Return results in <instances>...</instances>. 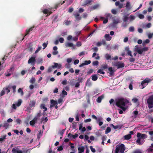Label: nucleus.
Instances as JSON below:
<instances>
[{"label": "nucleus", "mask_w": 153, "mask_h": 153, "mask_svg": "<svg viewBox=\"0 0 153 153\" xmlns=\"http://www.w3.org/2000/svg\"><path fill=\"white\" fill-rule=\"evenodd\" d=\"M90 79L89 78L86 81V85H87L88 87H90L92 85L91 83L90 82Z\"/></svg>", "instance_id": "nucleus-25"}, {"label": "nucleus", "mask_w": 153, "mask_h": 153, "mask_svg": "<svg viewBox=\"0 0 153 153\" xmlns=\"http://www.w3.org/2000/svg\"><path fill=\"white\" fill-rule=\"evenodd\" d=\"M119 150H120L121 153H123L125 150V146L123 144H121L120 145H118L116 147L115 150V153H118Z\"/></svg>", "instance_id": "nucleus-2"}, {"label": "nucleus", "mask_w": 153, "mask_h": 153, "mask_svg": "<svg viewBox=\"0 0 153 153\" xmlns=\"http://www.w3.org/2000/svg\"><path fill=\"white\" fill-rule=\"evenodd\" d=\"M137 137L140 139H144L147 137V135L145 134H141L140 133H137Z\"/></svg>", "instance_id": "nucleus-11"}, {"label": "nucleus", "mask_w": 153, "mask_h": 153, "mask_svg": "<svg viewBox=\"0 0 153 153\" xmlns=\"http://www.w3.org/2000/svg\"><path fill=\"white\" fill-rule=\"evenodd\" d=\"M58 51H53L52 52V54L54 55H57L58 54Z\"/></svg>", "instance_id": "nucleus-56"}, {"label": "nucleus", "mask_w": 153, "mask_h": 153, "mask_svg": "<svg viewBox=\"0 0 153 153\" xmlns=\"http://www.w3.org/2000/svg\"><path fill=\"white\" fill-rule=\"evenodd\" d=\"M91 63V61L90 60H85V61L84 63L85 65H88L90 64Z\"/></svg>", "instance_id": "nucleus-40"}, {"label": "nucleus", "mask_w": 153, "mask_h": 153, "mask_svg": "<svg viewBox=\"0 0 153 153\" xmlns=\"http://www.w3.org/2000/svg\"><path fill=\"white\" fill-rule=\"evenodd\" d=\"M63 99L61 98L59 99L58 100L57 103L60 104L62 103Z\"/></svg>", "instance_id": "nucleus-64"}, {"label": "nucleus", "mask_w": 153, "mask_h": 153, "mask_svg": "<svg viewBox=\"0 0 153 153\" xmlns=\"http://www.w3.org/2000/svg\"><path fill=\"white\" fill-rule=\"evenodd\" d=\"M125 106H121L119 107L121 108L123 111H125L127 109V108L124 107Z\"/></svg>", "instance_id": "nucleus-55"}, {"label": "nucleus", "mask_w": 153, "mask_h": 153, "mask_svg": "<svg viewBox=\"0 0 153 153\" xmlns=\"http://www.w3.org/2000/svg\"><path fill=\"white\" fill-rule=\"evenodd\" d=\"M71 23V21H68V20H65L64 22V24H65V25L68 26L70 25Z\"/></svg>", "instance_id": "nucleus-30"}, {"label": "nucleus", "mask_w": 153, "mask_h": 153, "mask_svg": "<svg viewBox=\"0 0 153 153\" xmlns=\"http://www.w3.org/2000/svg\"><path fill=\"white\" fill-rule=\"evenodd\" d=\"M36 61V58L34 56L31 57L28 60L27 63L28 64H31V65L34 66L35 65Z\"/></svg>", "instance_id": "nucleus-6"}, {"label": "nucleus", "mask_w": 153, "mask_h": 153, "mask_svg": "<svg viewBox=\"0 0 153 153\" xmlns=\"http://www.w3.org/2000/svg\"><path fill=\"white\" fill-rule=\"evenodd\" d=\"M98 79V77L96 74H93L91 76V79L93 81H96Z\"/></svg>", "instance_id": "nucleus-21"}, {"label": "nucleus", "mask_w": 153, "mask_h": 153, "mask_svg": "<svg viewBox=\"0 0 153 153\" xmlns=\"http://www.w3.org/2000/svg\"><path fill=\"white\" fill-rule=\"evenodd\" d=\"M5 94V90L4 88H3L2 91H1L0 94V97H1L4 95Z\"/></svg>", "instance_id": "nucleus-54"}, {"label": "nucleus", "mask_w": 153, "mask_h": 153, "mask_svg": "<svg viewBox=\"0 0 153 153\" xmlns=\"http://www.w3.org/2000/svg\"><path fill=\"white\" fill-rule=\"evenodd\" d=\"M94 70L93 69H90L88 72H87V74H91L94 71Z\"/></svg>", "instance_id": "nucleus-59"}, {"label": "nucleus", "mask_w": 153, "mask_h": 153, "mask_svg": "<svg viewBox=\"0 0 153 153\" xmlns=\"http://www.w3.org/2000/svg\"><path fill=\"white\" fill-rule=\"evenodd\" d=\"M104 36L107 41H109L111 39V37H110L109 34H105Z\"/></svg>", "instance_id": "nucleus-22"}, {"label": "nucleus", "mask_w": 153, "mask_h": 153, "mask_svg": "<svg viewBox=\"0 0 153 153\" xmlns=\"http://www.w3.org/2000/svg\"><path fill=\"white\" fill-rule=\"evenodd\" d=\"M141 140L140 138H138L136 142L137 143L140 145H141L142 144V143L140 142Z\"/></svg>", "instance_id": "nucleus-48"}, {"label": "nucleus", "mask_w": 153, "mask_h": 153, "mask_svg": "<svg viewBox=\"0 0 153 153\" xmlns=\"http://www.w3.org/2000/svg\"><path fill=\"white\" fill-rule=\"evenodd\" d=\"M147 151L149 153H151L153 152V144H151V146L147 149Z\"/></svg>", "instance_id": "nucleus-17"}, {"label": "nucleus", "mask_w": 153, "mask_h": 153, "mask_svg": "<svg viewBox=\"0 0 153 153\" xmlns=\"http://www.w3.org/2000/svg\"><path fill=\"white\" fill-rule=\"evenodd\" d=\"M54 65H52V67L53 68H57L58 69H60L61 68L62 65L61 64H58V63L56 62L53 63Z\"/></svg>", "instance_id": "nucleus-14"}, {"label": "nucleus", "mask_w": 153, "mask_h": 153, "mask_svg": "<svg viewBox=\"0 0 153 153\" xmlns=\"http://www.w3.org/2000/svg\"><path fill=\"white\" fill-rule=\"evenodd\" d=\"M82 129V131L84 132L86 130V128L85 127H82V123H80L79 125V130Z\"/></svg>", "instance_id": "nucleus-20"}, {"label": "nucleus", "mask_w": 153, "mask_h": 153, "mask_svg": "<svg viewBox=\"0 0 153 153\" xmlns=\"http://www.w3.org/2000/svg\"><path fill=\"white\" fill-rule=\"evenodd\" d=\"M92 50H93L95 52H97L98 51V48L97 47H94L92 48Z\"/></svg>", "instance_id": "nucleus-57"}, {"label": "nucleus", "mask_w": 153, "mask_h": 153, "mask_svg": "<svg viewBox=\"0 0 153 153\" xmlns=\"http://www.w3.org/2000/svg\"><path fill=\"white\" fill-rule=\"evenodd\" d=\"M34 27H30V28L29 29L27 30L26 31V34L25 36L27 34H28L30 32L32 31V29Z\"/></svg>", "instance_id": "nucleus-29"}, {"label": "nucleus", "mask_w": 153, "mask_h": 153, "mask_svg": "<svg viewBox=\"0 0 153 153\" xmlns=\"http://www.w3.org/2000/svg\"><path fill=\"white\" fill-rule=\"evenodd\" d=\"M111 131V128L109 127H107L106 130H105V134H107L108 133L110 132Z\"/></svg>", "instance_id": "nucleus-37"}, {"label": "nucleus", "mask_w": 153, "mask_h": 153, "mask_svg": "<svg viewBox=\"0 0 153 153\" xmlns=\"http://www.w3.org/2000/svg\"><path fill=\"white\" fill-rule=\"evenodd\" d=\"M128 17L127 16H124V18L123 19V21L124 22H127L128 20Z\"/></svg>", "instance_id": "nucleus-44"}, {"label": "nucleus", "mask_w": 153, "mask_h": 153, "mask_svg": "<svg viewBox=\"0 0 153 153\" xmlns=\"http://www.w3.org/2000/svg\"><path fill=\"white\" fill-rule=\"evenodd\" d=\"M134 28L133 26L130 27L129 28V30L130 32H133L134 31Z\"/></svg>", "instance_id": "nucleus-49"}, {"label": "nucleus", "mask_w": 153, "mask_h": 153, "mask_svg": "<svg viewBox=\"0 0 153 153\" xmlns=\"http://www.w3.org/2000/svg\"><path fill=\"white\" fill-rule=\"evenodd\" d=\"M11 85H8V86L5 89H4V90H7V94H8V93H9L10 92V90L9 89V88H10Z\"/></svg>", "instance_id": "nucleus-38"}, {"label": "nucleus", "mask_w": 153, "mask_h": 153, "mask_svg": "<svg viewBox=\"0 0 153 153\" xmlns=\"http://www.w3.org/2000/svg\"><path fill=\"white\" fill-rule=\"evenodd\" d=\"M110 126L112 127L113 128L115 129H120L121 128V126H120V125L114 126L112 124H110Z\"/></svg>", "instance_id": "nucleus-18"}, {"label": "nucleus", "mask_w": 153, "mask_h": 153, "mask_svg": "<svg viewBox=\"0 0 153 153\" xmlns=\"http://www.w3.org/2000/svg\"><path fill=\"white\" fill-rule=\"evenodd\" d=\"M79 114L78 113L76 114V120L77 121H79Z\"/></svg>", "instance_id": "nucleus-61"}, {"label": "nucleus", "mask_w": 153, "mask_h": 153, "mask_svg": "<svg viewBox=\"0 0 153 153\" xmlns=\"http://www.w3.org/2000/svg\"><path fill=\"white\" fill-rule=\"evenodd\" d=\"M114 66L117 67V68H120L123 67L125 66V64L123 63L118 62L115 64Z\"/></svg>", "instance_id": "nucleus-8"}, {"label": "nucleus", "mask_w": 153, "mask_h": 153, "mask_svg": "<svg viewBox=\"0 0 153 153\" xmlns=\"http://www.w3.org/2000/svg\"><path fill=\"white\" fill-rule=\"evenodd\" d=\"M42 12L45 14H47L48 13L49 10L47 9H45L42 11Z\"/></svg>", "instance_id": "nucleus-43"}, {"label": "nucleus", "mask_w": 153, "mask_h": 153, "mask_svg": "<svg viewBox=\"0 0 153 153\" xmlns=\"http://www.w3.org/2000/svg\"><path fill=\"white\" fill-rule=\"evenodd\" d=\"M51 103L50 105V107L51 108L54 107L55 105L57 104V101L55 100H51Z\"/></svg>", "instance_id": "nucleus-12"}, {"label": "nucleus", "mask_w": 153, "mask_h": 153, "mask_svg": "<svg viewBox=\"0 0 153 153\" xmlns=\"http://www.w3.org/2000/svg\"><path fill=\"white\" fill-rule=\"evenodd\" d=\"M148 50V48L147 47H144L141 49H140L138 48H135L136 51L139 54H141L144 52L147 51Z\"/></svg>", "instance_id": "nucleus-5"}, {"label": "nucleus", "mask_w": 153, "mask_h": 153, "mask_svg": "<svg viewBox=\"0 0 153 153\" xmlns=\"http://www.w3.org/2000/svg\"><path fill=\"white\" fill-rule=\"evenodd\" d=\"M28 51L30 52H32L33 50V48H32V44L30 43L28 48Z\"/></svg>", "instance_id": "nucleus-28"}, {"label": "nucleus", "mask_w": 153, "mask_h": 153, "mask_svg": "<svg viewBox=\"0 0 153 153\" xmlns=\"http://www.w3.org/2000/svg\"><path fill=\"white\" fill-rule=\"evenodd\" d=\"M40 108H43L44 109V111H45L47 110V108L45 107V105L44 104H42L40 105Z\"/></svg>", "instance_id": "nucleus-27"}, {"label": "nucleus", "mask_w": 153, "mask_h": 153, "mask_svg": "<svg viewBox=\"0 0 153 153\" xmlns=\"http://www.w3.org/2000/svg\"><path fill=\"white\" fill-rule=\"evenodd\" d=\"M74 15L75 16L76 20L79 21L81 19V17L79 16L80 14L78 13H76L74 14Z\"/></svg>", "instance_id": "nucleus-13"}, {"label": "nucleus", "mask_w": 153, "mask_h": 153, "mask_svg": "<svg viewBox=\"0 0 153 153\" xmlns=\"http://www.w3.org/2000/svg\"><path fill=\"white\" fill-rule=\"evenodd\" d=\"M53 68L52 67V66H51L49 67L48 69V72L49 73L51 72L52 71Z\"/></svg>", "instance_id": "nucleus-53"}, {"label": "nucleus", "mask_w": 153, "mask_h": 153, "mask_svg": "<svg viewBox=\"0 0 153 153\" xmlns=\"http://www.w3.org/2000/svg\"><path fill=\"white\" fill-rule=\"evenodd\" d=\"M151 81V79L149 78H146L144 80H143L140 85V86L141 88L143 89L148 84V83Z\"/></svg>", "instance_id": "nucleus-4"}, {"label": "nucleus", "mask_w": 153, "mask_h": 153, "mask_svg": "<svg viewBox=\"0 0 153 153\" xmlns=\"http://www.w3.org/2000/svg\"><path fill=\"white\" fill-rule=\"evenodd\" d=\"M99 63V62L97 61H96L93 62H92V65L94 66H97L98 65Z\"/></svg>", "instance_id": "nucleus-46"}, {"label": "nucleus", "mask_w": 153, "mask_h": 153, "mask_svg": "<svg viewBox=\"0 0 153 153\" xmlns=\"http://www.w3.org/2000/svg\"><path fill=\"white\" fill-rule=\"evenodd\" d=\"M3 126L4 127H5L6 129H7L9 126V124L8 123H4Z\"/></svg>", "instance_id": "nucleus-60"}, {"label": "nucleus", "mask_w": 153, "mask_h": 153, "mask_svg": "<svg viewBox=\"0 0 153 153\" xmlns=\"http://www.w3.org/2000/svg\"><path fill=\"white\" fill-rule=\"evenodd\" d=\"M129 61L130 62H133L135 61V59L134 58L131 57L129 59Z\"/></svg>", "instance_id": "nucleus-62"}, {"label": "nucleus", "mask_w": 153, "mask_h": 153, "mask_svg": "<svg viewBox=\"0 0 153 153\" xmlns=\"http://www.w3.org/2000/svg\"><path fill=\"white\" fill-rule=\"evenodd\" d=\"M131 134H128L124 136V139L126 140H128L131 138Z\"/></svg>", "instance_id": "nucleus-26"}, {"label": "nucleus", "mask_w": 153, "mask_h": 153, "mask_svg": "<svg viewBox=\"0 0 153 153\" xmlns=\"http://www.w3.org/2000/svg\"><path fill=\"white\" fill-rule=\"evenodd\" d=\"M99 7V5L96 4L93 6H92L91 8V9L92 10H93L95 9H97Z\"/></svg>", "instance_id": "nucleus-36"}, {"label": "nucleus", "mask_w": 153, "mask_h": 153, "mask_svg": "<svg viewBox=\"0 0 153 153\" xmlns=\"http://www.w3.org/2000/svg\"><path fill=\"white\" fill-rule=\"evenodd\" d=\"M133 114H134V117L136 118L137 117V115L138 114V112L136 110L133 112Z\"/></svg>", "instance_id": "nucleus-45"}, {"label": "nucleus", "mask_w": 153, "mask_h": 153, "mask_svg": "<svg viewBox=\"0 0 153 153\" xmlns=\"http://www.w3.org/2000/svg\"><path fill=\"white\" fill-rule=\"evenodd\" d=\"M66 47H73L74 45L72 43L68 42L65 44Z\"/></svg>", "instance_id": "nucleus-32"}, {"label": "nucleus", "mask_w": 153, "mask_h": 153, "mask_svg": "<svg viewBox=\"0 0 153 153\" xmlns=\"http://www.w3.org/2000/svg\"><path fill=\"white\" fill-rule=\"evenodd\" d=\"M62 94L63 95L65 96H66L67 95V93L66 92L65 90H63L62 91Z\"/></svg>", "instance_id": "nucleus-63"}, {"label": "nucleus", "mask_w": 153, "mask_h": 153, "mask_svg": "<svg viewBox=\"0 0 153 153\" xmlns=\"http://www.w3.org/2000/svg\"><path fill=\"white\" fill-rule=\"evenodd\" d=\"M132 101L134 103H137L138 105H139V102H138V100L137 98H134L132 99Z\"/></svg>", "instance_id": "nucleus-31"}, {"label": "nucleus", "mask_w": 153, "mask_h": 153, "mask_svg": "<svg viewBox=\"0 0 153 153\" xmlns=\"http://www.w3.org/2000/svg\"><path fill=\"white\" fill-rule=\"evenodd\" d=\"M85 147L84 146H82L78 148V153H83L84 151Z\"/></svg>", "instance_id": "nucleus-16"}, {"label": "nucleus", "mask_w": 153, "mask_h": 153, "mask_svg": "<svg viewBox=\"0 0 153 153\" xmlns=\"http://www.w3.org/2000/svg\"><path fill=\"white\" fill-rule=\"evenodd\" d=\"M12 152L13 153H23L22 151L19 149V148L18 147L13 148Z\"/></svg>", "instance_id": "nucleus-9"}, {"label": "nucleus", "mask_w": 153, "mask_h": 153, "mask_svg": "<svg viewBox=\"0 0 153 153\" xmlns=\"http://www.w3.org/2000/svg\"><path fill=\"white\" fill-rule=\"evenodd\" d=\"M22 102V101L21 99L19 100L17 102L16 104H13L12 105V108L13 109H16V106L17 107H19L21 105Z\"/></svg>", "instance_id": "nucleus-7"}, {"label": "nucleus", "mask_w": 153, "mask_h": 153, "mask_svg": "<svg viewBox=\"0 0 153 153\" xmlns=\"http://www.w3.org/2000/svg\"><path fill=\"white\" fill-rule=\"evenodd\" d=\"M18 91L19 93H20L21 96H23L24 95V92L22 88H19L18 90Z\"/></svg>", "instance_id": "nucleus-35"}, {"label": "nucleus", "mask_w": 153, "mask_h": 153, "mask_svg": "<svg viewBox=\"0 0 153 153\" xmlns=\"http://www.w3.org/2000/svg\"><path fill=\"white\" fill-rule=\"evenodd\" d=\"M131 5L130 4V3L129 1H127L126 2V8H128V10L130 9V7Z\"/></svg>", "instance_id": "nucleus-34"}, {"label": "nucleus", "mask_w": 153, "mask_h": 153, "mask_svg": "<svg viewBox=\"0 0 153 153\" xmlns=\"http://www.w3.org/2000/svg\"><path fill=\"white\" fill-rule=\"evenodd\" d=\"M147 102L148 107L149 108H153V95L149 97Z\"/></svg>", "instance_id": "nucleus-3"}, {"label": "nucleus", "mask_w": 153, "mask_h": 153, "mask_svg": "<svg viewBox=\"0 0 153 153\" xmlns=\"http://www.w3.org/2000/svg\"><path fill=\"white\" fill-rule=\"evenodd\" d=\"M93 1V0H86L85 2V4L87 5L89 4Z\"/></svg>", "instance_id": "nucleus-33"}, {"label": "nucleus", "mask_w": 153, "mask_h": 153, "mask_svg": "<svg viewBox=\"0 0 153 153\" xmlns=\"http://www.w3.org/2000/svg\"><path fill=\"white\" fill-rule=\"evenodd\" d=\"M105 57L107 60L111 58V56L107 53L105 55Z\"/></svg>", "instance_id": "nucleus-41"}, {"label": "nucleus", "mask_w": 153, "mask_h": 153, "mask_svg": "<svg viewBox=\"0 0 153 153\" xmlns=\"http://www.w3.org/2000/svg\"><path fill=\"white\" fill-rule=\"evenodd\" d=\"M82 77H79L78 78V79L76 80V81H77L78 82H79V83L80 82H82Z\"/></svg>", "instance_id": "nucleus-51"}, {"label": "nucleus", "mask_w": 153, "mask_h": 153, "mask_svg": "<svg viewBox=\"0 0 153 153\" xmlns=\"http://www.w3.org/2000/svg\"><path fill=\"white\" fill-rule=\"evenodd\" d=\"M35 82V79L34 77H32L30 80V83L33 84Z\"/></svg>", "instance_id": "nucleus-42"}, {"label": "nucleus", "mask_w": 153, "mask_h": 153, "mask_svg": "<svg viewBox=\"0 0 153 153\" xmlns=\"http://www.w3.org/2000/svg\"><path fill=\"white\" fill-rule=\"evenodd\" d=\"M108 70L109 71L108 73H109L111 75H112L115 71L114 69H113L111 67H109L108 68Z\"/></svg>", "instance_id": "nucleus-15"}, {"label": "nucleus", "mask_w": 153, "mask_h": 153, "mask_svg": "<svg viewBox=\"0 0 153 153\" xmlns=\"http://www.w3.org/2000/svg\"><path fill=\"white\" fill-rule=\"evenodd\" d=\"M128 102V100L123 98H121L116 102V105L118 107H119L121 106H125L126 103Z\"/></svg>", "instance_id": "nucleus-1"}, {"label": "nucleus", "mask_w": 153, "mask_h": 153, "mask_svg": "<svg viewBox=\"0 0 153 153\" xmlns=\"http://www.w3.org/2000/svg\"><path fill=\"white\" fill-rule=\"evenodd\" d=\"M65 2V1H64L62 2V3H61V2H60L59 3H58L56 4L54 8L56 9L59 6H60V5H62Z\"/></svg>", "instance_id": "nucleus-23"}, {"label": "nucleus", "mask_w": 153, "mask_h": 153, "mask_svg": "<svg viewBox=\"0 0 153 153\" xmlns=\"http://www.w3.org/2000/svg\"><path fill=\"white\" fill-rule=\"evenodd\" d=\"M36 104V102L34 100H30V107H34Z\"/></svg>", "instance_id": "nucleus-24"}, {"label": "nucleus", "mask_w": 153, "mask_h": 153, "mask_svg": "<svg viewBox=\"0 0 153 153\" xmlns=\"http://www.w3.org/2000/svg\"><path fill=\"white\" fill-rule=\"evenodd\" d=\"M41 49H42L41 46L39 47L37 49V50L35 51V53H37L40 50H41Z\"/></svg>", "instance_id": "nucleus-58"}, {"label": "nucleus", "mask_w": 153, "mask_h": 153, "mask_svg": "<svg viewBox=\"0 0 153 153\" xmlns=\"http://www.w3.org/2000/svg\"><path fill=\"white\" fill-rule=\"evenodd\" d=\"M38 119V118L37 117H35L32 120L30 121V125L32 126H34L35 123H36Z\"/></svg>", "instance_id": "nucleus-10"}, {"label": "nucleus", "mask_w": 153, "mask_h": 153, "mask_svg": "<svg viewBox=\"0 0 153 153\" xmlns=\"http://www.w3.org/2000/svg\"><path fill=\"white\" fill-rule=\"evenodd\" d=\"M11 88L13 90V93H15L16 92V86L15 85H13L11 86Z\"/></svg>", "instance_id": "nucleus-47"}, {"label": "nucleus", "mask_w": 153, "mask_h": 153, "mask_svg": "<svg viewBox=\"0 0 153 153\" xmlns=\"http://www.w3.org/2000/svg\"><path fill=\"white\" fill-rule=\"evenodd\" d=\"M48 44V42L47 41L46 42L42 44V46L44 47L43 48V49H44L47 46Z\"/></svg>", "instance_id": "nucleus-39"}, {"label": "nucleus", "mask_w": 153, "mask_h": 153, "mask_svg": "<svg viewBox=\"0 0 153 153\" xmlns=\"http://www.w3.org/2000/svg\"><path fill=\"white\" fill-rule=\"evenodd\" d=\"M90 148L91 151V152L93 153H95L96 152L95 149L93 148L92 146H90Z\"/></svg>", "instance_id": "nucleus-52"}, {"label": "nucleus", "mask_w": 153, "mask_h": 153, "mask_svg": "<svg viewBox=\"0 0 153 153\" xmlns=\"http://www.w3.org/2000/svg\"><path fill=\"white\" fill-rule=\"evenodd\" d=\"M7 136L6 135H4L2 137V138H0V141H2L3 140L6 139Z\"/></svg>", "instance_id": "nucleus-50"}, {"label": "nucleus", "mask_w": 153, "mask_h": 153, "mask_svg": "<svg viewBox=\"0 0 153 153\" xmlns=\"http://www.w3.org/2000/svg\"><path fill=\"white\" fill-rule=\"evenodd\" d=\"M104 98V96L102 95L101 96L98 97L97 99V102L98 103H100L101 102L102 100Z\"/></svg>", "instance_id": "nucleus-19"}]
</instances>
